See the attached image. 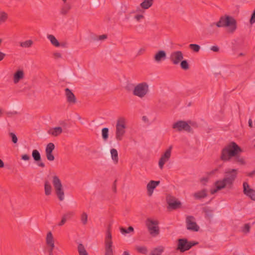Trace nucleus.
Wrapping results in <instances>:
<instances>
[{
    "label": "nucleus",
    "instance_id": "33",
    "mask_svg": "<svg viewBox=\"0 0 255 255\" xmlns=\"http://www.w3.org/2000/svg\"><path fill=\"white\" fill-rule=\"evenodd\" d=\"M78 251L79 255H89L85 247L82 244L78 245Z\"/></svg>",
    "mask_w": 255,
    "mask_h": 255
},
{
    "label": "nucleus",
    "instance_id": "22",
    "mask_svg": "<svg viewBox=\"0 0 255 255\" xmlns=\"http://www.w3.org/2000/svg\"><path fill=\"white\" fill-rule=\"evenodd\" d=\"M24 72L22 70H17L13 75V83L17 84L24 78Z\"/></svg>",
    "mask_w": 255,
    "mask_h": 255
},
{
    "label": "nucleus",
    "instance_id": "54",
    "mask_svg": "<svg viewBox=\"0 0 255 255\" xmlns=\"http://www.w3.org/2000/svg\"><path fill=\"white\" fill-rule=\"evenodd\" d=\"M208 178H203L201 179V181L202 182V183H205V182H207L208 181Z\"/></svg>",
    "mask_w": 255,
    "mask_h": 255
},
{
    "label": "nucleus",
    "instance_id": "51",
    "mask_svg": "<svg viewBox=\"0 0 255 255\" xmlns=\"http://www.w3.org/2000/svg\"><path fill=\"white\" fill-rule=\"evenodd\" d=\"M5 56V54L0 51V61H2L4 59Z\"/></svg>",
    "mask_w": 255,
    "mask_h": 255
},
{
    "label": "nucleus",
    "instance_id": "58",
    "mask_svg": "<svg viewBox=\"0 0 255 255\" xmlns=\"http://www.w3.org/2000/svg\"><path fill=\"white\" fill-rule=\"evenodd\" d=\"M123 255H130V254L128 251H124Z\"/></svg>",
    "mask_w": 255,
    "mask_h": 255
},
{
    "label": "nucleus",
    "instance_id": "47",
    "mask_svg": "<svg viewBox=\"0 0 255 255\" xmlns=\"http://www.w3.org/2000/svg\"><path fill=\"white\" fill-rule=\"evenodd\" d=\"M21 159L23 160H28L30 159V156L27 154H23L21 156Z\"/></svg>",
    "mask_w": 255,
    "mask_h": 255
},
{
    "label": "nucleus",
    "instance_id": "32",
    "mask_svg": "<svg viewBox=\"0 0 255 255\" xmlns=\"http://www.w3.org/2000/svg\"><path fill=\"white\" fill-rule=\"evenodd\" d=\"M111 154L112 158L114 160V162L117 163L119 160L118 153L117 150L115 148L111 149Z\"/></svg>",
    "mask_w": 255,
    "mask_h": 255
},
{
    "label": "nucleus",
    "instance_id": "53",
    "mask_svg": "<svg viewBox=\"0 0 255 255\" xmlns=\"http://www.w3.org/2000/svg\"><path fill=\"white\" fill-rule=\"evenodd\" d=\"M255 174V171H253L248 174V176L250 177H252Z\"/></svg>",
    "mask_w": 255,
    "mask_h": 255
},
{
    "label": "nucleus",
    "instance_id": "2",
    "mask_svg": "<svg viewBox=\"0 0 255 255\" xmlns=\"http://www.w3.org/2000/svg\"><path fill=\"white\" fill-rule=\"evenodd\" d=\"M237 169H235L226 170L225 177L215 182V188L211 190V193L214 194L219 190H222L225 187H231L237 178Z\"/></svg>",
    "mask_w": 255,
    "mask_h": 255
},
{
    "label": "nucleus",
    "instance_id": "46",
    "mask_svg": "<svg viewBox=\"0 0 255 255\" xmlns=\"http://www.w3.org/2000/svg\"><path fill=\"white\" fill-rule=\"evenodd\" d=\"M250 230V225L249 224H245L244 229H243L244 232L248 233V232H249Z\"/></svg>",
    "mask_w": 255,
    "mask_h": 255
},
{
    "label": "nucleus",
    "instance_id": "13",
    "mask_svg": "<svg viewBox=\"0 0 255 255\" xmlns=\"http://www.w3.org/2000/svg\"><path fill=\"white\" fill-rule=\"evenodd\" d=\"M186 223L187 229L189 230L198 231L199 227L195 222V219L193 216H188L186 217Z\"/></svg>",
    "mask_w": 255,
    "mask_h": 255
},
{
    "label": "nucleus",
    "instance_id": "20",
    "mask_svg": "<svg viewBox=\"0 0 255 255\" xmlns=\"http://www.w3.org/2000/svg\"><path fill=\"white\" fill-rule=\"evenodd\" d=\"M166 58V52L163 50L158 51L154 56V60L159 63L162 60H164Z\"/></svg>",
    "mask_w": 255,
    "mask_h": 255
},
{
    "label": "nucleus",
    "instance_id": "57",
    "mask_svg": "<svg viewBox=\"0 0 255 255\" xmlns=\"http://www.w3.org/2000/svg\"><path fill=\"white\" fill-rule=\"evenodd\" d=\"M218 169H215L214 170H212L210 173V174H214L216 172H217L218 171Z\"/></svg>",
    "mask_w": 255,
    "mask_h": 255
},
{
    "label": "nucleus",
    "instance_id": "1",
    "mask_svg": "<svg viewBox=\"0 0 255 255\" xmlns=\"http://www.w3.org/2000/svg\"><path fill=\"white\" fill-rule=\"evenodd\" d=\"M242 149L235 142H232L225 147L221 152V159L224 161H230L233 158V162L241 165L245 164L244 158L239 155Z\"/></svg>",
    "mask_w": 255,
    "mask_h": 255
},
{
    "label": "nucleus",
    "instance_id": "60",
    "mask_svg": "<svg viewBox=\"0 0 255 255\" xmlns=\"http://www.w3.org/2000/svg\"><path fill=\"white\" fill-rule=\"evenodd\" d=\"M142 119L143 121H145L147 120V118L145 116H143Z\"/></svg>",
    "mask_w": 255,
    "mask_h": 255
},
{
    "label": "nucleus",
    "instance_id": "43",
    "mask_svg": "<svg viewBox=\"0 0 255 255\" xmlns=\"http://www.w3.org/2000/svg\"><path fill=\"white\" fill-rule=\"evenodd\" d=\"M250 23L252 25L255 23V9L253 11L251 15V17L250 19Z\"/></svg>",
    "mask_w": 255,
    "mask_h": 255
},
{
    "label": "nucleus",
    "instance_id": "26",
    "mask_svg": "<svg viewBox=\"0 0 255 255\" xmlns=\"http://www.w3.org/2000/svg\"><path fill=\"white\" fill-rule=\"evenodd\" d=\"M46 242L48 246H53V245H54L53 237L51 232H49L47 233L46 238Z\"/></svg>",
    "mask_w": 255,
    "mask_h": 255
},
{
    "label": "nucleus",
    "instance_id": "34",
    "mask_svg": "<svg viewBox=\"0 0 255 255\" xmlns=\"http://www.w3.org/2000/svg\"><path fill=\"white\" fill-rule=\"evenodd\" d=\"M136 251L142 254L147 255L148 253V250L145 246H136L135 248Z\"/></svg>",
    "mask_w": 255,
    "mask_h": 255
},
{
    "label": "nucleus",
    "instance_id": "16",
    "mask_svg": "<svg viewBox=\"0 0 255 255\" xmlns=\"http://www.w3.org/2000/svg\"><path fill=\"white\" fill-rule=\"evenodd\" d=\"M166 201L169 207L172 209H177L181 204L180 202L177 201L175 197L171 195H168L167 196Z\"/></svg>",
    "mask_w": 255,
    "mask_h": 255
},
{
    "label": "nucleus",
    "instance_id": "63",
    "mask_svg": "<svg viewBox=\"0 0 255 255\" xmlns=\"http://www.w3.org/2000/svg\"><path fill=\"white\" fill-rule=\"evenodd\" d=\"M49 255H54L53 253L52 254H51Z\"/></svg>",
    "mask_w": 255,
    "mask_h": 255
},
{
    "label": "nucleus",
    "instance_id": "25",
    "mask_svg": "<svg viewBox=\"0 0 255 255\" xmlns=\"http://www.w3.org/2000/svg\"><path fill=\"white\" fill-rule=\"evenodd\" d=\"M71 8V6L69 3H67V1L66 2H64V4L60 10L61 14L63 15L66 14L69 12Z\"/></svg>",
    "mask_w": 255,
    "mask_h": 255
},
{
    "label": "nucleus",
    "instance_id": "14",
    "mask_svg": "<svg viewBox=\"0 0 255 255\" xmlns=\"http://www.w3.org/2000/svg\"><path fill=\"white\" fill-rule=\"evenodd\" d=\"M244 193L251 199L255 201V190L250 187L249 185L246 182L243 183Z\"/></svg>",
    "mask_w": 255,
    "mask_h": 255
},
{
    "label": "nucleus",
    "instance_id": "15",
    "mask_svg": "<svg viewBox=\"0 0 255 255\" xmlns=\"http://www.w3.org/2000/svg\"><path fill=\"white\" fill-rule=\"evenodd\" d=\"M55 148V145L54 143L52 142L49 143L45 149V153L47 159L49 161H53L55 159L54 156L52 154V152Z\"/></svg>",
    "mask_w": 255,
    "mask_h": 255
},
{
    "label": "nucleus",
    "instance_id": "50",
    "mask_svg": "<svg viewBox=\"0 0 255 255\" xmlns=\"http://www.w3.org/2000/svg\"><path fill=\"white\" fill-rule=\"evenodd\" d=\"M210 49L214 52H218L219 50V48L217 46H212Z\"/></svg>",
    "mask_w": 255,
    "mask_h": 255
},
{
    "label": "nucleus",
    "instance_id": "48",
    "mask_svg": "<svg viewBox=\"0 0 255 255\" xmlns=\"http://www.w3.org/2000/svg\"><path fill=\"white\" fill-rule=\"evenodd\" d=\"M48 252L49 255L52 254L53 249L55 248V245H53V246H48Z\"/></svg>",
    "mask_w": 255,
    "mask_h": 255
},
{
    "label": "nucleus",
    "instance_id": "41",
    "mask_svg": "<svg viewBox=\"0 0 255 255\" xmlns=\"http://www.w3.org/2000/svg\"><path fill=\"white\" fill-rule=\"evenodd\" d=\"M180 62V66L182 69L186 70L189 69V66L187 60H182Z\"/></svg>",
    "mask_w": 255,
    "mask_h": 255
},
{
    "label": "nucleus",
    "instance_id": "49",
    "mask_svg": "<svg viewBox=\"0 0 255 255\" xmlns=\"http://www.w3.org/2000/svg\"><path fill=\"white\" fill-rule=\"evenodd\" d=\"M53 56L55 58H60L61 57V54L59 52H54Z\"/></svg>",
    "mask_w": 255,
    "mask_h": 255
},
{
    "label": "nucleus",
    "instance_id": "55",
    "mask_svg": "<svg viewBox=\"0 0 255 255\" xmlns=\"http://www.w3.org/2000/svg\"><path fill=\"white\" fill-rule=\"evenodd\" d=\"M249 126L251 128L253 127V122H252V120L251 119H249Z\"/></svg>",
    "mask_w": 255,
    "mask_h": 255
},
{
    "label": "nucleus",
    "instance_id": "52",
    "mask_svg": "<svg viewBox=\"0 0 255 255\" xmlns=\"http://www.w3.org/2000/svg\"><path fill=\"white\" fill-rule=\"evenodd\" d=\"M107 38V35L106 34H103L99 36V40H104Z\"/></svg>",
    "mask_w": 255,
    "mask_h": 255
},
{
    "label": "nucleus",
    "instance_id": "59",
    "mask_svg": "<svg viewBox=\"0 0 255 255\" xmlns=\"http://www.w3.org/2000/svg\"><path fill=\"white\" fill-rule=\"evenodd\" d=\"M113 189L114 192H116V187L115 184H114V186L113 187Z\"/></svg>",
    "mask_w": 255,
    "mask_h": 255
},
{
    "label": "nucleus",
    "instance_id": "28",
    "mask_svg": "<svg viewBox=\"0 0 255 255\" xmlns=\"http://www.w3.org/2000/svg\"><path fill=\"white\" fill-rule=\"evenodd\" d=\"M153 2V0H143L140 5L142 8L146 9L151 6Z\"/></svg>",
    "mask_w": 255,
    "mask_h": 255
},
{
    "label": "nucleus",
    "instance_id": "39",
    "mask_svg": "<svg viewBox=\"0 0 255 255\" xmlns=\"http://www.w3.org/2000/svg\"><path fill=\"white\" fill-rule=\"evenodd\" d=\"M75 215V211H68L63 215V216L68 220L72 218Z\"/></svg>",
    "mask_w": 255,
    "mask_h": 255
},
{
    "label": "nucleus",
    "instance_id": "36",
    "mask_svg": "<svg viewBox=\"0 0 255 255\" xmlns=\"http://www.w3.org/2000/svg\"><path fill=\"white\" fill-rule=\"evenodd\" d=\"M102 135L104 140H107L108 138L109 129L107 128H103L102 130Z\"/></svg>",
    "mask_w": 255,
    "mask_h": 255
},
{
    "label": "nucleus",
    "instance_id": "11",
    "mask_svg": "<svg viewBox=\"0 0 255 255\" xmlns=\"http://www.w3.org/2000/svg\"><path fill=\"white\" fill-rule=\"evenodd\" d=\"M170 60L174 65L178 64L183 59V54L181 51H175L171 52Z\"/></svg>",
    "mask_w": 255,
    "mask_h": 255
},
{
    "label": "nucleus",
    "instance_id": "29",
    "mask_svg": "<svg viewBox=\"0 0 255 255\" xmlns=\"http://www.w3.org/2000/svg\"><path fill=\"white\" fill-rule=\"evenodd\" d=\"M8 18V13L4 11L0 10V24L5 23Z\"/></svg>",
    "mask_w": 255,
    "mask_h": 255
},
{
    "label": "nucleus",
    "instance_id": "30",
    "mask_svg": "<svg viewBox=\"0 0 255 255\" xmlns=\"http://www.w3.org/2000/svg\"><path fill=\"white\" fill-rule=\"evenodd\" d=\"M33 44L32 40H27L24 41L19 42V45L22 48H30Z\"/></svg>",
    "mask_w": 255,
    "mask_h": 255
},
{
    "label": "nucleus",
    "instance_id": "5",
    "mask_svg": "<svg viewBox=\"0 0 255 255\" xmlns=\"http://www.w3.org/2000/svg\"><path fill=\"white\" fill-rule=\"evenodd\" d=\"M126 120L124 117H120L116 125V138L118 141L123 139L126 133Z\"/></svg>",
    "mask_w": 255,
    "mask_h": 255
},
{
    "label": "nucleus",
    "instance_id": "61",
    "mask_svg": "<svg viewBox=\"0 0 255 255\" xmlns=\"http://www.w3.org/2000/svg\"><path fill=\"white\" fill-rule=\"evenodd\" d=\"M2 110L1 109H0V117L2 116Z\"/></svg>",
    "mask_w": 255,
    "mask_h": 255
},
{
    "label": "nucleus",
    "instance_id": "44",
    "mask_svg": "<svg viewBox=\"0 0 255 255\" xmlns=\"http://www.w3.org/2000/svg\"><path fill=\"white\" fill-rule=\"evenodd\" d=\"M67 219L63 216L62 217L61 221L58 224V226H62L64 225L67 221Z\"/></svg>",
    "mask_w": 255,
    "mask_h": 255
},
{
    "label": "nucleus",
    "instance_id": "56",
    "mask_svg": "<svg viewBox=\"0 0 255 255\" xmlns=\"http://www.w3.org/2000/svg\"><path fill=\"white\" fill-rule=\"evenodd\" d=\"M4 167V163L1 159H0V168Z\"/></svg>",
    "mask_w": 255,
    "mask_h": 255
},
{
    "label": "nucleus",
    "instance_id": "12",
    "mask_svg": "<svg viewBox=\"0 0 255 255\" xmlns=\"http://www.w3.org/2000/svg\"><path fill=\"white\" fill-rule=\"evenodd\" d=\"M172 128L176 129L178 131L185 130L190 131L191 127L185 121H179L172 125Z\"/></svg>",
    "mask_w": 255,
    "mask_h": 255
},
{
    "label": "nucleus",
    "instance_id": "31",
    "mask_svg": "<svg viewBox=\"0 0 255 255\" xmlns=\"http://www.w3.org/2000/svg\"><path fill=\"white\" fill-rule=\"evenodd\" d=\"M164 250V248L163 246H159L151 252L150 255H161Z\"/></svg>",
    "mask_w": 255,
    "mask_h": 255
},
{
    "label": "nucleus",
    "instance_id": "42",
    "mask_svg": "<svg viewBox=\"0 0 255 255\" xmlns=\"http://www.w3.org/2000/svg\"><path fill=\"white\" fill-rule=\"evenodd\" d=\"M9 135L11 138V140L14 143H16L17 142V138L16 135L13 132L9 133Z\"/></svg>",
    "mask_w": 255,
    "mask_h": 255
},
{
    "label": "nucleus",
    "instance_id": "4",
    "mask_svg": "<svg viewBox=\"0 0 255 255\" xmlns=\"http://www.w3.org/2000/svg\"><path fill=\"white\" fill-rule=\"evenodd\" d=\"M52 184L54 187V191L59 201H62L65 198L64 190L62 182L57 175L52 176Z\"/></svg>",
    "mask_w": 255,
    "mask_h": 255
},
{
    "label": "nucleus",
    "instance_id": "7",
    "mask_svg": "<svg viewBox=\"0 0 255 255\" xmlns=\"http://www.w3.org/2000/svg\"><path fill=\"white\" fill-rule=\"evenodd\" d=\"M146 225L150 234L152 237H156L159 234L158 221L151 218H148L145 222Z\"/></svg>",
    "mask_w": 255,
    "mask_h": 255
},
{
    "label": "nucleus",
    "instance_id": "37",
    "mask_svg": "<svg viewBox=\"0 0 255 255\" xmlns=\"http://www.w3.org/2000/svg\"><path fill=\"white\" fill-rule=\"evenodd\" d=\"M189 47L195 52H198L200 49V46L196 44H190L189 45Z\"/></svg>",
    "mask_w": 255,
    "mask_h": 255
},
{
    "label": "nucleus",
    "instance_id": "38",
    "mask_svg": "<svg viewBox=\"0 0 255 255\" xmlns=\"http://www.w3.org/2000/svg\"><path fill=\"white\" fill-rule=\"evenodd\" d=\"M142 12L143 13L144 11L142 10ZM134 19L137 22H140L144 19V16L143 13L136 14L134 16Z\"/></svg>",
    "mask_w": 255,
    "mask_h": 255
},
{
    "label": "nucleus",
    "instance_id": "35",
    "mask_svg": "<svg viewBox=\"0 0 255 255\" xmlns=\"http://www.w3.org/2000/svg\"><path fill=\"white\" fill-rule=\"evenodd\" d=\"M80 220L83 225H85L88 222V215L86 212H83L80 216Z\"/></svg>",
    "mask_w": 255,
    "mask_h": 255
},
{
    "label": "nucleus",
    "instance_id": "45",
    "mask_svg": "<svg viewBox=\"0 0 255 255\" xmlns=\"http://www.w3.org/2000/svg\"><path fill=\"white\" fill-rule=\"evenodd\" d=\"M145 50L146 49L144 47L140 48L137 51V55L139 56L143 54L145 52Z\"/></svg>",
    "mask_w": 255,
    "mask_h": 255
},
{
    "label": "nucleus",
    "instance_id": "40",
    "mask_svg": "<svg viewBox=\"0 0 255 255\" xmlns=\"http://www.w3.org/2000/svg\"><path fill=\"white\" fill-rule=\"evenodd\" d=\"M120 231H121V232L122 233V234H128V233H129L131 232H133V228L130 226L129 227L128 229H125V228H121L120 229Z\"/></svg>",
    "mask_w": 255,
    "mask_h": 255
},
{
    "label": "nucleus",
    "instance_id": "24",
    "mask_svg": "<svg viewBox=\"0 0 255 255\" xmlns=\"http://www.w3.org/2000/svg\"><path fill=\"white\" fill-rule=\"evenodd\" d=\"M47 38L50 41L51 43L55 47H59L60 44L56 37L52 34H48Z\"/></svg>",
    "mask_w": 255,
    "mask_h": 255
},
{
    "label": "nucleus",
    "instance_id": "23",
    "mask_svg": "<svg viewBox=\"0 0 255 255\" xmlns=\"http://www.w3.org/2000/svg\"><path fill=\"white\" fill-rule=\"evenodd\" d=\"M52 186L50 182L48 180H45L44 181V192L46 196H49L52 193Z\"/></svg>",
    "mask_w": 255,
    "mask_h": 255
},
{
    "label": "nucleus",
    "instance_id": "17",
    "mask_svg": "<svg viewBox=\"0 0 255 255\" xmlns=\"http://www.w3.org/2000/svg\"><path fill=\"white\" fill-rule=\"evenodd\" d=\"M32 156L33 159L37 162V165L40 167L43 168L45 167V164L41 161V155L39 152L36 150L34 149L32 152Z\"/></svg>",
    "mask_w": 255,
    "mask_h": 255
},
{
    "label": "nucleus",
    "instance_id": "10",
    "mask_svg": "<svg viewBox=\"0 0 255 255\" xmlns=\"http://www.w3.org/2000/svg\"><path fill=\"white\" fill-rule=\"evenodd\" d=\"M197 243L188 242L186 239H179L177 249L181 252L189 250Z\"/></svg>",
    "mask_w": 255,
    "mask_h": 255
},
{
    "label": "nucleus",
    "instance_id": "21",
    "mask_svg": "<svg viewBox=\"0 0 255 255\" xmlns=\"http://www.w3.org/2000/svg\"><path fill=\"white\" fill-rule=\"evenodd\" d=\"M63 131L62 128L58 127L50 128L47 131L48 133L53 136L56 137L60 135Z\"/></svg>",
    "mask_w": 255,
    "mask_h": 255
},
{
    "label": "nucleus",
    "instance_id": "6",
    "mask_svg": "<svg viewBox=\"0 0 255 255\" xmlns=\"http://www.w3.org/2000/svg\"><path fill=\"white\" fill-rule=\"evenodd\" d=\"M149 92V86L146 82H142L136 85L133 91L132 94L139 98H144Z\"/></svg>",
    "mask_w": 255,
    "mask_h": 255
},
{
    "label": "nucleus",
    "instance_id": "62",
    "mask_svg": "<svg viewBox=\"0 0 255 255\" xmlns=\"http://www.w3.org/2000/svg\"><path fill=\"white\" fill-rule=\"evenodd\" d=\"M63 2H66L67 0H62Z\"/></svg>",
    "mask_w": 255,
    "mask_h": 255
},
{
    "label": "nucleus",
    "instance_id": "18",
    "mask_svg": "<svg viewBox=\"0 0 255 255\" xmlns=\"http://www.w3.org/2000/svg\"><path fill=\"white\" fill-rule=\"evenodd\" d=\"M159 181L151 180L149 182L146 186L147 194L149 196H151L152 195L154 189L159 184Z\"/></svg>",
    "mask_w": 255,
    "mask_h": 255
},
{
    "label": "nucleus",
    "instance_id": "19",
    "mask_svg": "<svg viewBox=\"0 0 255 255\" xmlns=\"http://www.w3.org/2000/svg\"><path fill=\"white\" fill-rule=\"evenodd\" d=\"M65 93L67 101L68 103L74 104L76 102V98L71 90L69 88H66L65 89Z\"/></svg>",
    "mask_w": 255,
    "mask_h": 255
},
{
    "label": "nucleus",
    "instance_id": "27",
    "mask_svg": "<svg viewBox=\"0 0 255 255\" xmlns=\"http://www.w3.org/2000/svg\"><path fill=\"white\" fill-rule=\"evenodd\" d=\"M194 196L196 199H199L207 196V190L203 189L194 193Z\"/></svg>",
    "mask_w": 255,
    "mask_h": 255
},
{
    "label": "nucleus",
    "instance_id": "9",
    "mask_svg": "<svg viewBox=\"0 0 255 255\" xmlns=\"http://www.w3.org/2000/svg\"><path fill=\"white\" fill-rule=\"evenodd\" d=\"M172 146H170L161 155L158 162L159 168L162 169L164 165L169 160L171 155Z\"/></svg>",
    "mask_w": 255,
    "mask_h": 255
},
{
    "label": "nucleus",
    "instance_id": "8",
    "mask_svg": "<svg viewBox=\"0 0 255 255\" xmlns=\"http://www.w3.org/2000/svg\"><path fill=\"white\" fill-rule=\"evenodd\" d=\"M113 242L112 235L109 230L107 231L105 238V255H114L112 249Z\"/></svg>",
    "mask_w": 255,
    "mask_h": 255
},
{
    "label": "nucleus",
    "instance_id": "3",
    "mask_svg": "<svg viewBox=\"0 0 255 255\" xmlns=\"http://www.w3.org/2000/svg\"><path fill=\"white\" fill-rule=\"evenodd\" d=\"M216 27H228V31L230 33L234 32L237 29V21L232 16L225 15L221 16L217 22H212L208 26V30L210 32L216 31Z\"/></svg>",
    "mask_w": 255,
    "mask_h": 255
}]
</instances>
